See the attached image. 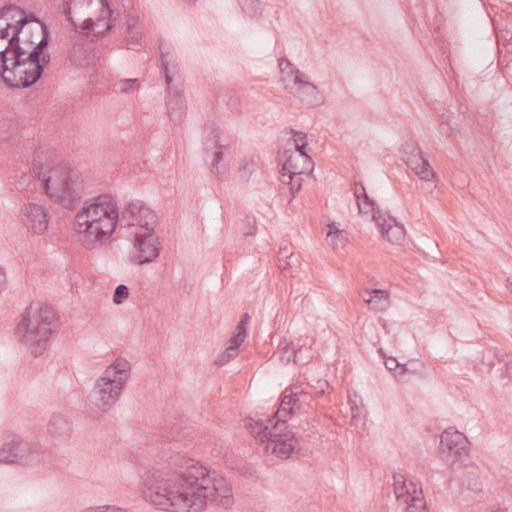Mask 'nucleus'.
<instances>
[{"label": "nucleus", "mask_w": 512, "mask_h": 512, "mask_svg": "<svg viewBox=\"0 0 512 512\" xmlns=\"http://www.w3.org/2000/svg\"><path fill=\"white\" fill-rule=\"evenodd\" d=\"M145 501L169 512H200L208 503L229 508L234 503L225 478L198 461L176 453L166 463L138 470Z\"/></svg>", "instance_id": "obj_1"}, {"label": "nucleus", "mask_w": 512, "mask_h": 512, "mask_svg": "<svg viewBox=\"0 0 512 512\" xmlns=\"http://www.w3.org/2000/svg\"><path fill=\"white\" fill-rule=\"evenodd\" d=\"M27 19L17 20L14 33L10 37L11 48L9 54H3L0 60V76L3 82L10 88H28L36 83L44 68L50 62V55L42 59L30 57L19 42V34H24V26Z\"/></svg>", "instance_id": "obj_2"}, {"label": "nucleus", "mask_w": 512, "mask_h": 512, "mask_svg": "<svg viewBox=\"0 0 512 512\" xmlns=\"http://www.w3.org/2000/svg\"><path fill=\"white\" fill-rule=\"evenodd\" d=\"M118 224V210L110 195L95 197L83 206L74 219L75 230L82 235L85 248L92 249L107 240Z\"/></svg>", "instance_id": "obj_3"}, {"label": "nucleus", "mask_w": 512, "mask_h": 512, "mask_svg": "<svg viewBox=\"0 0 512 512\" xmlns=\"http://www.w3.org/2000/svg\"><path fill=\"white\" fill-rule=\"evenodd\" d=\"M59 9L75 29L92 31L94 36H104L120 16V8L108 0H66Z\"/></svg>", "instance_id": "obj_4"}, {"label": "nucleus", "mask_w": 512, "mask_h": 512, "mask_svg": "<svg viewBox=\"0 0 512 512\" xmlns=\"http://www.w3.org/2000/svg\"><path fill=\"white\" fill-rule=\"evenodd\" d=\"M56 314L53 307L44 304L34 309L26 308L22 320L15 329V335L30 353L37 357L47 349L48 341L55 328Z\"/></svg>", "instance_id": "obj_5"}, {"label": "nucleus", "mask_w": 512, "mask_h": 512, "mask_svg": "<svg viewBox=\"0 0 512 512\" xmlns=\"http://www.w3.org/2000/svg\"><path fill=\"white\" fill-rule=\"evenodd\" d=\"M33 175L41 181L45 193L64 208L73 209L82 196V182L76 171L67 165H57L44 169L34 166Z\"/></svg>", "instance_id": "obj_6"}, {"label": "nucleus", "mask_w": 512, "mask_h": 512, "mask_svg": "<svg viewBox=\"0 0 512 512\" xmlns=\"http://www.w3.org/2000/svg\"><path fill=\"white\" fill-rule=\"evenodd\" d=\"M246 427L256 439L267 442L266 449L281 459L289 458L298 445L296 433L284 431L275 414L265 419L249 418Z\"/></svg>", "instance_id": "obj_7"}, {"label": "nucleus", "mask_w": 512, "mask_h": 512, "mask_svg": "<svg viewBox=\"0 0 512 512\" xmlns=\"http://www.w3.org/2000/svg\"><path fill=\"white\" fill-rule=\"evenodd\" d=\"M160 63L165 75L166 84L168 86V96L166 100L167 113L170 120L175 124H180L186 114V106L183 96L179 90L173 91L172 82L177 74L176 67L170 65V53L164 50L163 43L159 42Z\"/></svg>", "instance_id": "obj_8"}, {"label": "nucleus", "mask_w": 512, "mask_h": 512, "mask_svg": "<svg viewBox=\"0 0 512 512\" xmlns=\"http://www.w3.org/2000/svg\"><path fill=\"white\" fill-rule=\"evenodd\" d=\"M123 386L121 382L101 376L90 392L89 399L102 412L108 411L118 400Z\"/></svg>", "instance_id": "obj_9"}, {"label": "nucleus", "mask_w": 512, "mask_h": 512, "mask_svg": "<svg viewBox=\"0 0 512 512\" xmlns=\"http://www.w3.org/2000/svg\"><path fill=\"white\" fill-rule=\"evenodd\" d=\"M88 30L73 29L70 34L68 58L77 67H85L90 63L92 43L102 36H94Z\"/></svg>", "instance_id": "obj_10"}, {"label": "nucleus", "mask_w": 512, "mask_h": 512, "mask_svg": "<svg viewBox=\"0 0 512 512\" xmlns=\"http://www.w3.org/2000/svg\"><path fill=\"white\" fill-rule=\"evenodd\" d=\"M30 17L29 22L36 23V34L37 37L34 38V35L28 36V27L27 24L24 26V34H19V42L21 47L29 53L30 57L36 59H42L44 56H47V53H44V50L48 46L49 43V30L47 26L41 22L40 20L35 19L33 14L27 15Z\"/></svg>", "instance_id": "obj_11"}, {"label": "nucleus", "mask_w": 512, "mask_h": 512, "mask_svg": "<svg viewBox=\"0 0 512 512\" xmlns=\"http://www.w3.org/2000/svg\"><path fill=\"white\" fill-rule=\"evenodd\" d=\"M155 213L140 200H132L118 214V223L121 226L138 225L141 228H149L155 222Z\"/></svg>", "instance_id": "obj_12"}, {"label": "nucleus", "mask_w": 512, "mask_h": 512, "mask_svg": "<svg viewBox=\"0 0 512 512\" xmlns=\"http://www.w3.org/2000/svg\"><path fill=\"white\" fill-rule=\"evenodd\" d=\"M23 17L27 19V24L30 21V17L24 12V10L13 6H5L0 9V60L3 54H9L11 48L10 45V30L14 33V27L17 25V20H22Z\"/></svg>", "instance_id": "obj_13"}, {"label": "nucleus", "mask_w": 512, "mask_h": 512, "mask_svg": "<svg viewBox=\"0 0 512 512\" xmlns=\"http://www.w3.org/2000/svg\"><path fill=\"white\" fill-rule=\"evenodd\" d=\"M289 74L294 75L293 86H286L291 94L310 107H316L323 103L318 87L309 82L299 69H291Z\"/></svg>", "instance_id": "obj_14"}, {"label": "nucleus", "mask_w": 512, "mask_h": 512, "mask_svg": "<svg viewBox=\"0 0 512 512\" xmlns=\"http://www.w3.org/2000/svg\"><path fill=\"white\" fill-rule=\"evenodd\" d=\"M21 219L29 231L36 235L44 234L49 225L47 209L37 203L24 204L20 209Z\"/></svg>", "instance_id": "obj_15"}, {"label": "nucleus", "mask_w": 512, "mask_h": 512, "mask_svg": "<svg viewBox=\"0 0 512 512\" xmlns=\"http://www.w3.org/2000/svg\"><path fill=\"white\" fill-rule=\"evenodd\" d=\"M116 25L124 34L126 48L136 50L141 45L142 32L138 28V17L132 12H127L126 6L123 4L120 9V16H117Z\"/></svg>", "instance_id": "obj_16"}, {"label": "nucleus", "mask_w": 512, "mask_h": 512, "mask_svg": "<svg viewBox=\"0 0 512 512\" xmlns=\"http://www.w3.org/2000/svg\"><path fill=\"white\" fill-rule=\"evenodd\" d=\"M136 242L138 255L133 258L136 264L150 263L158 257L159 242L152 226L146 228L144 233H137Z\"/></svg>", "instance_id": "obj_17"}, {"label": "nucleus", "mask_w": 512, "mask_h": 512, "mask_svg": "<svg viewBox=\"0 0 512 512\" xmlns=\"http://www.w3.org/2000/svg\"><path fill=\"white\" fill-rule=\"evenodd\" d=\"M285 152V161L281 170V181L286 182V178L293 180V177L306 174L313 169V161L307 154Z\"/></svg>", "instance_id": "obj_18"}, {"label": "nucleus", "mask_w": 512, "mask_h": 512, "mask_svg": "<svg viewBox=\"0 0 512 512\" xmlns=\"http://www.w3.org/2000/svg\"><path fill=\"white\" fill-rule=\"evenodd\" d=\"M304 409V405L302 401L300 400V397L297 393H293L292 391H289L286 389L282 396H281V402L279 405V408L274 413L275 418L278 420V422L282 425L284 431H289L286 426V422L288 419H290L292 416L297 415L302 412Z\"/></svg>", "instance_id": "obj_19"}, {"label": "nucleus", "mask_w": 512, "mask_h": 512, "mask_svg": "<svg viewBox=\"0 0 512 512\" xmlns=\"http://www.w3.org/2000/svg\"><path fill=\"white\" fill-rule=\"evenodd\" d=\"M13 451L18 454L14 463L23 466H34L41 461L40 446L36 443L24 441L18 436H13Z\"/></svg>", "instance_id": "obj_20"}, {"label": "nucleus", "mask_w": 512, "mask_h": 512, "mask_svg": "<svg viewBox=\"0 0 512 512\" xmlns=\"http://www.w3.org/2000/svg\"><path fill=\"white\" fill-rule=\"evenodd\" d=\"M404 161L422 180L432 181L437 177L429 161L423 157L419 147L413 148L412 152L406 155Z\"/></svg>", "instance_id": "obj_21"}, {"label": "nucleus", "mask_w": 512, "mask_h": 512, "mask_svg": "<svg viewBox=\"0 0 512 512\" xmlns=\"http://www.w3.org/2000/svg\"><path fill=\"white\" fill-rule=\"evenodd\" d=\"M466 444V436L452 428L446 429L440 438L441 449L443 451L448 450L450 453H453L459 457L467 454Z\"/></svg>", "instance_id": "obj_22"}, {"label": "nucleus", "mask_w": 512, "mask_h": 512, "mask_svg": "<svg viewBox=\"0 0 512 512\" xmlns=\"http://www.w3.org/2000/svg\"><path fill=\"white\" fill-rule=\"evenodd\" d=\"M48 432L54 438L66 439L71 432V425L66 417L53 414L48 423Z\"/></svg>", "instance_id": "obj_23"}, {"label": "nucleus", "mask_w": 512, "mask_h": 512, "mask_svg": "<svg viewBox=\"0 0 512 512\" xmlns=\"http://www.w3.org/2000/svg\"><path fill=\"white\" fill-rule=\"evenodd\" d=\"M289 351H290L289 343L285 344L284 346H282V344H280L278 353H279V359L281 362L289 363L290 361H293L294 363L300 364V365L306 364L309 362V356L304 355L309 352L308 348H303V347L296 348L295 346H292L291 353L289 354V356H285V353H287Z\"/></svg>", "instance_id": "obj_24"}, {"label": "nucleus", "mask_w": 512, "mask_h": 512, "mask_svg": "<svg viewBox=\"0 0 512 512\" xmlns=\"http://www.w3.org/2000/svg\"><path fill=\"white\" fill-rule=\"evenodd\" d=\"M364 301L370 309L383 311L388 307V294L382 289H373L363 294Z\"/></svg>", "instance_id": "obj_25"}, {"label": "nucleus", "mask_w": 512, "mask_h": 512, "mask_svg": "<svg viewBox=\"0 0 512 512\" xmlns=\"http://www.w3.org/2000/svg\"><path fill=\"white\" fill-rule=\"evenodd\" d=\"M410 486L413 488V494L409 499H405L406 512H428L422 489L417 490V484L412 481Z\"/></svg>", "instance_id": "obj_26"}, {"label": "nucleus", "mask_w": 512, "mask_h": 512, "mask_svg": "<svg viewBox=\"0 0 512 512\" xmlns=\"http://www.w3.org/2000/svg\"><path fill=\"white\" fill-rule=\"evenodd\" d=\"M129 369V363L124 359H117L112 366L108 367L103 376L109 377L110 379L119 380L124 385L128 379L127 371Z\"/></svg>", "instance_id": "obj_27"}, {"label": "nucleus", "mask_w": 512, "mask_h": 512, "mask_svg": "<svg viewBox=\"0 0 512 512\" xmlns=\"http://www.w3.org/2000/svg\"><path fill=\"white\" fill-rule=\"evenodd\" d=\"M373 217L377 221V224L380 225V222L375 214L373 215ZM390 219H391V221H393L395 223V226L393 227L391 224H388V228H385V222H384L383 224H381L382 232L385 235V237L388 239V241H390V242L398 241V240L402 239L404 236V228H403V226H399L396 223L395 218L391 217Z\"/></svg>", "instance_id": "obj_28"}, {"label": "nucleus", "mask_w": 512, "mask_h": 512, "mask_svg": "<svg viewBox=\"0 0 512 512\" xmlns=\"http://www.w3.org/2000/svg\"><path fill=\"white\" fill-rule=\"evenodd\" d=\"M251 317L248 313L241 316L239 323L236 326V334L232 337L234 342L243 343L247 335V326L250 323Z\"/></svg>", "instance_id": "obj_29"}, {"label": "nucleus", "mask_w": 512, "mask_h": 512, "mask_svg": "<svg viewBox=\"0 0 512 512\" xmlns=\"http://www.w3.org/2000/svg\"><path fill=\"white\" fill-rule=\"evenodd\" d=\"M354 195L358 201L360 211H363V207L360 202L361 199H363V204L367 207V209L374 210L375 202L368 196L366 189L362 184L354 188Z\"/></svg>", "instance_id": "obj_30"}, {"label": "nucleus", "mask_w": 512, "mask_h": 512, "mask_svg": "<svg viewBox=\"0 0 512 512\" xmlns=\"http://www.w3.org/2000/svg\"><path fill=\"white\" fill-rule=\"evenodd\" d=\"M17 453L13 451V438L0 447V463H14Z\"/></svg>", "instance_id": "obj_31"}, {"label": "nucleus", "mask_w": 512, "mask_h": 512, "mask_svg": "<svg viewBox=\"0 0 512 512\" xmlns=\"http://www.w3.org/2000/svg\"><path fill=\"white\" fill-rule=\"evenodd\" d=\"M242 343L234 342V339L231 338L229 346L225 349V351L219 356L217 363L220 365H224L233 359L237 355V350Z\"/></svg>", "instance_id": "obj_32"}, {"label": "nucleus", "mask_w": 512, "mask_h": 512, "mask_svg": "<svg viewBox=\"0 0 512 512\" xmlns=\"http://www.w3.org/2000/svg\"><path fill=\"white\" fill-rule=\"evenodd\" d=\"M215 146L218 148L217 151L214 152L213 161L211 165V172L215 175H222L225 173V167L223 165H219L222 161V145H218V142L215 141Z\"/></svg>", "instance_id": "obj_33"}, {"label": "nucleus", "mask_w": 512, "mask_h": 512, "mask_svg": "<svg viewBox=\"0 0 512 512\" xmlns=\"http://www.w3.org/2000/svg\"><path fill=\"white\" fill-rule=\"evenodd\" d=\"M245 14L254 17L259 11V0H238Z\"/></svg>", "instance_id": "obj_34"}, {"label": "nucleus", "mask_w": 512, "mask_h": 512, "mask_svg": "<svg viewBox=\"0 0 512 512\" xmlns=\"http://www.w3.org/2000/svg\"><path fill=\"white\" fill-rule=\"evenodd\" d=\"M438 122L440 126V133L446 136H450L452 134V131L454 130L451 124V116L447 113L439 114Z\"/></svg>", "instance_id": "obj_35"}, {"label": "nucleus", "mask_w": 512, "mask_h": 512, "mask_svg": "<svg viewBox=\"0 0 512 512\" xmlns=\"http://www.w3.org/2000/svg\"><path fill=\"white\" fill-rule=\"evenodd\" d=\"M462 483L471 491L479 492L482 490V482L476 474H468L465 479H463Z\"/></svg>", "instance_id": "obj_36"}, {"label": "nucleus", "mask_w": 512, "mask_h": 512, "mask_svg": "<svg viewBox=\"0 0 512 512\" xmlns=\"http://www.w3.org/2000/svg\"><path fill=\"white\" fill-rule=\"evenodd\" d=\"M293 141L295 143V153L307 154L305 148L307 146V135L303 132H293Z\"/></svg>", "instance_id": "obj_37"}, {"label": "nucleus", "mask_w": 512, "mask_h": 512, "mask_svg": "<svg viewBox=\"0 0 512 512\" xmlns=\"http://www.w3.org/2000/svg\"><path fill=\"white\" fill-rule=\"evenodd\" d=\"M329 230L327 232V237H330L332 241L337 240L335 245H344L346 241V233L343 230L338 229L335 224L329 225Z\"/></svg>", "instance_id": "obj_38"}, {"label": "nucleus", "mask_w": 512, "mask_h": 512, "mask_svg": "<svg viewBox=\"0 0 512 512\" xmlns=\"http://www.w3.org/2000/svg\"><path fill=\"white\" fill-rule=\"evenodd\" d=\"M129 296V289L124 284H119L114 291L113 302L115 304L123 303Z\"/></svg>", "instance_id": "obj_39"}, {"label": "nucleus", "mask_w": 512, "mask_h": 512, "mask_svg": "<svg viewBox=\"0 0 512 512\" xmlns=\"http://www.w3.org/2000/svg\"><path fill=\"white\" fill-rule=\"evenodd\" d=\"M394 492H395V495H396V498L398 500H401V499H409L410 496H412L413 494V488L410 486V482L407 483V481L404 482V484L402 486H397L396 489H394Z\"/></svg>", "instance_id": "obj_40"}, {"label": "nucleus", "mask_w": 512, "mask_h": 512, "mask_svg": "<svg viewBox=\"0 0 512 512\" xmlns=\"http://www.w3.org/2000/svg\"><path fill=\"white\" fill-rule=\"evenodd\" d=\"M246 226L242 228V233L245 237L252 236L256 233V219L254 216H246L245 218Z\"/></svg>", "instance_id": "obj_41"}, {"label": "nucleus", "mask_w": 512, "mask_h": 512, "mask_svg": "<svg viewBox=\"0 0 512 512\" xmlns=\"http://www.w3.org/2000/svg\"><path fill=\"white\" fill-rule=\"evenodd\" d=\"M137 79H124L118 83V89L122 93H127L135 87Z\"/></svg>", "instance_id": "obj_42"}, {"label": "nucleus", "mask_w": 512, "mask_h": 512, "mask_svg": "<svg viewBox=\"0 0 512 512\" xmlns=\"http://www.w3.org/2000/svg\"><path fill=\"white\" fill-rule=\"evenodd\" d=\"M301 180L302 178L300 176L293 177V180H289L286 178L285 183L290 185V192L292 195H295V193L301 189Z\"/></svg>", "instance_id": "obj_43"}, {"label": "nucleus", "mask_w": 512, "mask_h": 512, "mask_svg": "<svg viewBox=\"0 0 512 512\" xmlns=\"http://www.w3.org/2000/svg\"><path fill=\"white\" fill-rule=\"evenodd\" d=\"M496 356H497L499 362L505 363L506 370L508 371L512 364V355L510 356L504 352L499 351L496 353Z\"/></svg>", "instance_id": "obj_44"}, {"label": "nucleus", "mask_w": 512, "mask_h": 512, "mask_svg": "<svg viewBox=\"0 0 512 512\" xmlns=\"http://www.w3.org/2000/svg\"><path fill=\"white\" fill-rule=\"evenodd\" d=\"M385 366L389 371H395L399 368L400 364L395 358H389L385 361Z\"/></svg>", "instance_id": "obj_45"}, {"label": "nucleus", "mask_w": 512, "mask_h": 512, "mask_svg": "<svg viewBox=\"0 0 512 512\" xmlns=\"http://www.w3.org/2000/svg\"><path fill=\"white\" fill-rule=\"evenodd\" d=\"M393 479H394V489H396L398 485L402 486L404 484V482L406 481L405 476L402 475L401 473L394 474Z\"/></svg>", "instance_id": "obj_46"}, {"label": "nucleus", "mask_w": 512, "mask_h": 512, "mask_svg": "<svg viewBox=\"0 0 512 512\" xmlns=\"http://www.w3.org/2000/svg\"><path fill=\"white\" fill-rule=\"evenodd\" d=\"M293 64L286 58H280L279 59V68L282 72L285 71L287 68H291Z\"/></svg>", "instance_id": "obj_47"}, {"label": "nucleus", "mask_w": 512, "mask_h": 512, "mask_svg": "<svg viewBox=\"0 0 512 512\" xmlns=\"http://www.w3.org/2000/svg\"><path fill=\"white\" fill-rule=\"evenodd\" d=\"M164 437L169 441H179V433L175 431L165 432Z\"/></svg>", "instance_id": "obj_48"}, {"label": "nucleus", "mask_w": 512, "mask_h": 512, "mask_svg": "<svg viewBox=\"0 0 512 512\" xmlns=\"http://www.w3.org/2000/svg\"><path fill=\"white\" fill-rule=\"evenodd\" d=\"M352 417L356 418L359 415V408L355 402L350 401Z\"/></svg>", "instance_id": "obj_49"}, {"label": "nucleus", "mask_w": 512, "mask_h": 512, "mask_svg": "<svg viewBox=\"0 0 512 512\" xmlns=\"http://www.w3.org/2000/svg\"><path fill=\"white\" fill-rule=\"evenodd\" d=\"M405 372H406V368L401 367V368H400V371H399V372H397V373H395V377H396L399 381H405V379H404Z\"/></svg>", "instance_id": "obj_50"}, {"label": "nucleus", "mask_w": 512, "mask_h": 512, "mask_svg": "<svg viewBox=\"0 0 512 512\" xmlns=\"http://www.w3.org/2000/svg\"><path fill=\"white\" fill-rule=\"evenodd\" d=\"M292 257H293V254H290V255H289V257H288V258L290 259V261H288V262H287V264H288V265H291V264H292V263H291V259H292Z\"/></svg>", "instance_id": "obj_51"}, {"label": "nucleus", "mask_w": 512, "mask_h": 512, "mask_svg": "<svg viewBox=\"0 0 512 512\" xmlns=\"http://www.w3.org/2000/svg\"><path fill=\"white\" fill-rule=\"evenodd\" d=\"M508 281H509V288H510V291L512 292V281H510V279L508 278Z\"/></svg>", "instance_id": "obj_52"}, {"label": "nucleus", "mask_w": 512, "mask_h": 512, "mask_svg": "<svg viewBox=\"0 0 512 512\" xmlns=\"http://www.w3.org/2000/svg\"><path fill=\"white\" fill-rule=\"evenodd\" d=\"M292 346H294L293 344H290V349L292 348ZM291 353V350L287 353H285V356H289V354Z\"/></svg>", "instance_id": "obj_53"}, {"label": "nucleus", "mask_w": 512, "mask_h": 512, "mask_svg": "<svg viewBox=\"0 0 512 512\" xmlns=\"http://www.w3.org/2000/svg\"><path fill=\"white\" fill-rule=\"evenodd\" d=\"M284 254H285V249H281V250H280V255H282V256H283Z\"/></svg>", "instance_id": "obj_54"}, {"label": "nucleus", "mask_w": 512, "mask_h": 512, "mask_svg": "<svg viewBox=\"0 0 512 512\" xmlns=\"http://www.w3.org/2000/svg\"><path fill=\"white\" fill-rule=\"evenodd\" d=\"M23 179H24L25 181H29V177H28V176H24V177H23Z\"/></svg>", "instance_id": "obj_55"}]
</instances>
